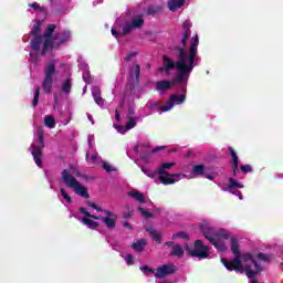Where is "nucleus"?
I'll use <instances>...</instances> for the list:
<instances>
[{"label":"nucleus","mask_w":283,"mask_h":283,"mask_svg":"<svg viewBox=\"0 0 283 283\" xmlns=\"http://www.w3.org/2000/svg\"><path fill=\"white\" fill-rule=\"evenodd\" d=\"M87 207H92V209H95V211L103 212V208L101 206H97L94 201H86Z\"/></svg>","instance_id":"nucleus-46"},{"label":"nucleus","mask_w":283,"mask_h":283,"mask_svg":"<svg viewBox=\"0 0 283 283\" xmlns=\"http://www.w3.org/2000/svg\"><path fill=\"white\" fill-rule=\"evenodd\" d=\"M54 30H56V24H49L44 30L42 35L43 46L41 50V56H45L52 46L54 45Z\"/></svg>","instance_id":"nucleus-8"},{"label":"nucleus","mask_w":283,"mask_h":283,"mask_svg":"<svg viewBox=\"0 0 283 283\" xmlns=\"http://www.w3.org/2000/svg\"><path fill=\"white\" fill-rule=\"evenodd\" d=\"M39 96H41V88L38 86V87H35L32 107H36V105H39Z\"/></svg>","instance_id":"nucleus-39"},{"label":"nucleus","mask_w":283,"mask_h":283,"mask_svg":"<svg viewBox=\"0 0 283 283\" xmlns=\"http://www.w3.org/2000/svg\"><path fill=\"white\" fill-rule=\"evenodd\" d=\"M72 40V31L64 30L59 33L53 34V45L51 46V50H59L61 45H65L66 43H70Z\"/></svg>","instance_id":"nucleus-11"},{"label":"nucleus","mask_w":283,"mask_h":283,"mask_svg":"<svg viewBox=\"0 0 283 283\" xmlns=\"http://www.w3.org/2000/svg\"><path fill=\"white\" fill-rule=\"evenodd\" d=\"M210 243L218 251H227V244L218 239H210Z\"/></svg>","instance_id":"nucleus-26"},{"label":"nucleus","mask_w":283,"mask_h":283,"mask_svg":"<svg viewBox=\"0 0 283 283\" xmlns=\"http://www.w3.org/2000/svg\"><path fill=\"white\" fill-rule=\"evenodd\" d=\"M94 101L97 105H103L105 103V101L103 99V97L101 96V88H98L97 86H95L92 91Z\"/></svg>","instance_id":"nucleus-23"},{"label":"nucleus","mask_w":283,"mask_h":283,"mask_svg":"<svg viewBox=\"0 0 283 283\" xmlns=\"http://www.w3.org/2000/svg\"><path fill=\"white\" fill-rule=\"evenodd\" d=\"M146 233H148L151 240L157 242V244H163V233L156 230L154 226L146 227Z\"/></svg>","instance_id":"nucleus-16"},{"label":"nucleus","mask_w":283,"mask_h":283,"mask_svg":"<svg viewBox=\"0 0 283 283\" xmlns=\"http://www.w3.org/2000/svg\"><path fill=\"white\" fill-rule=\"evenodd\" d=\"M102 222L105 223V226L107 227V229H116V218L114 217H104L101 218Z\"/></svg>","instance_id":"nucleus-25"},{"label":"nucleus","mask_w":283,"mask_h":283,"mask_svg":"<svg viewBox=\"0 0 283 283\" xmlns=\"http://www.w3.org/2000/svg\"><path fill=\"white\" fill-rule=\"evenodd\" d=\"M137 211H139V213H142V216H145L147 219L154 218V213L145 210V208H143V207H138Z\"/></svg>","instance_id":"nucleus-43"},{"label":"nucleus","mask_w":283,"mask_h":283,"mask_svg":"<svg viewBox=\"0 0 283 283\" xmlns=\"http://www.w3.org/2000/svg\"><path fill=\"white\" fill-rule=\"evenodd\" d=\"M43 29H41V22L33 24L31 29V36L33 39L30 42V45L34 52H41V43H43V36L39 35Z\"/></svg>","instance_id":"nucleus-10"},{"label":"nucleus","mask_w":283,"mask_h":283,"mask_svg":"<svg viewBox=\"0 0 283 283\" xmlns=\"http://www.w3.org/2000/svg\"><path fill=\"white\" fill-rule=\"evenodd\" d=\"M198 43L199 38L198 35H195L193 40L190 43L188 55L187 52L185 51L187 46L181 44V46L176 48L178 52L177 57L179 59L177 63H182V65H185L186 69L190 72H193V67H196V56H198Z\"/></svg>","instance_id":"nucleus-3"},{"label":"nucleus","mask_w":283,"mask_h":283,"mask_svg":"<svg viewBox=\"0 0 283 283\" xmlns=\"http://www.w3.org/2000/svg\"><path fill=\"white\" fill-rule=\"evenodd\" d=\"M189 76H191V71H189L182 62H177L176 76L171 81L164 80L156 82V90L157 92H167L171 90V87H176V85H187Z\"/></svg>","instance_id":"nucleus-2"},{"label":"nucleus","mask_w":283,"mask_h":283,"mask_svg":"<svg viewBox=\"0 0 283 283\" xmlns=\"http://www.w3.org/2000/svg\"><path fill=\"white\" fill-rule=\"evenodd\" d=\"M229 153L232 156V165H239L240 158H238V153H235V149H233V147H229Z\"/></svg>","instance_id":"nucleus-37"},{"label":"nucleus","mask_w":283,"mask_h":283,"mask_svg":"<svg viewBox=\"0 0 283 283\" xmlns=\"http://www.w3.org/2000/svg\"><path fill=\"white\" fill-rule=\"evenodd\" d=\"M111 32H112L113 36H115V39H120V36H123V32H118L115 29H112Z\"/></svg>","instance_id":"nucleus-53"},{"label":"nucleus","mask_w":283,"mask_h":283,"mask_svg":"<svg viewBox=\"0 0 283 283\" xmlns=\"http://www.w3.org/2000/svg\"><path fill=\"white\" fill-rule=\"evenodd\" d=\"M230 249L234 258L230 261L227 259H221V264L226 266L228 271H235L237 273H244L249 280H253L258 273H261L262 265L255 260L254 254L251 252L241 253L240 243L238 238L232 237L230 239Z\"/></svg>","instance_id":"nucleus-1"},{"label":"nucleus","mask_w":283,"mask_h":283,"mask_svg":"<svg viewBox=\"0 0 283 283\" xmlns=\"http://www.w3.org/2000/svg\"><path fill=\"white\" fill-rule=\"evenodd\" d=\"M151 107H156L157 109L163 111V107H165V105H160V104H158V102H154V103H151Z\"/></svg>","instance_id":"nucleus-57"},{"label":"nucleus","mask_w":283,"mask_h":283,"mask_svg":"<svg viewBox=\"0 0 283 283\" xmlns=\"http://www.w3.org/2000/svg\"><path fill=\"white\" fill-rule=\"evenodd\" d=\"M142 171L148 176V178H156V174H158V170L157 171H151L149 169H146V168H143L142 167Z\"/></svg>","instance_id":"nucleus-45"},{"label":"nucleus","mask_w":283,"mask_h":283,"mask_svg":"<svg viewBox=\"0 0 283 283\" xmlns=\"http://www.w3.org/2000/svg\"><path fill=\"white\" fill-rule=\"evenodd\" d=\"M138 85H140V64H134L129 70V78L125 90L126 92H134Z\"/></svg>","instance_id":"nucleus-9"},{"label":"nucleus","mask_w":283,"mask_h":283,"mask_svg":"<svg viewBox=\"0 0 283 283\" xmlns=\"http://www.w3.org/2000/svg\"><path fill=\"white\" fill-rule=\"evenodd\" d=\"M214 238H223L224 240H229V238H231V235L229 234V232L227 230H219L216 232Z\"/></svg>","instance_id":"nucleus-38"},{"label":"nucleus","mask_w":283,"mask_h":283,"mask_svg":"<svg viewBox=\"0 0 283 283\" xmlns=\"http://www.w3.org/2000/svg\"><path fill=\"white\" fill-rule=\"evenodd\" d=\"M134 127H136V118L128 117V120L125 126L126 132H128V129H134Z\"/></svg>","instance_id":"nucleus-40"},{"label":"nucleus","mask_w":283,"mask_h":283,"mask_svg":"<svg viewBox=\"0 0 283 283\" xmlns=\"http://www.w3.org/2000/svg\"><path fill=\"white\" fill-rule=\"evenodd\" d=\"M172 238L174 239L180 238L181 240H189V234L187 232L181 231V232L174 233Z\"/></svg>","instance_id":"nucleus-42"},{"label":"nucleus","mask_w":283,"mask_h":283,"mask_svg":"<svg viewBox=\"0 0 283 283\" xmlns=\"http://www.w3.org/2000/svg\"><path fill=\"white\" fill-rule=\"evenodd\" d=\"M132 30H134V27L132 25V22H126L125 25L122 29V35L125 36L127 34H130Z\"/></svg>","instance_id":"nucleus-36"},{"label":"nucleus","mask_w":283,"mask_h":283,"mask_svg":"<svg viewBox=\"0 0 283 283\" xmlns=\"http://www.w3.org/2000/svg\"><path fill=\"white\" fill-rule=\"evenodd\" d=\"M187 101V94H171L165 106H161V112L174 109V105H182Z\"/></svg>","instance_id":"nucleus-12"},{"label":"nucleus","mask_w":283,"mask_h":283,"mask_svg":"<svg viewBox=\"0 0 283 283\" xmlns=\"http://www.w3.org/2000/svg\"><path fill=\"white\" fill-rule=\"evenodd\" d=\"M125 211L123 212L124 220H129L134 216V209H132V206L127 205L124 207Z\"/></svg>","instance_id":"nucleus-33"},{"label":"nucleus","mask_w":283,"mask_h":283,"mask_svg":"<svg viewBox=\"0 0 283 283\" xmlns=\"http://www.w3.org/2000/svg\"><path fill=\"white\" fill-rule=\"evenodd\" d=\"M242 174H252L253 167L251 165H243L240 167Z\"/></svg>","instance_id":"nucleus-44"},{"label":"nucleus","mask_w":283,"mask_h":283,"mask_svg":"<svg viewBox=\"0 0 283 283\" xmlns=\"http://www.w3.org/2000/svg\"><path fill=\"white\" fill-rule=\"evenodd\" d=\"M178 70V62H175L174 60H170L169 56L164 55L163 56V66L158 69V72L163 73L165 70Z\"/></svg>","instance_id":"nucleus-15"},{"label":"nucleus","mask_w":283,"mask_h":283,"mask_svg":"<svg viewBox=\"0 0 283 283\" xmlns=\"http://www.w3.org/2000/svg\"><path fill=\"white\" fill-rule=\"evenodd\" d=\"M130 24L134 30H136L145 25V20L143 19V15H137L132 19Z\"/></svg>","instance_id":"nucleus-24"},{"label":"nucleus","mask_w":283,"mask_h":283,"mask_svg":"<svg viewBox=\"0 0 283 283\" xmlns=\"http://www.w3.org/2000/svg\"><path fill=\"white\" fill-rule=\"evenodd\" d=\"M53 101L55 104H59V95L56 93L53 94Z\"/></svg>","instance_id":"nucleus-63"},{"label":"nucleus","mask_w":283,"mask_h":283,"mask_svg":"<svg viewBox=\"0 0 283 283\" xmlns=\"http://www.w3.org/2000/svg\"><path fill=\"white\" fill-rule=\"evenodd\" d=\"M158 12H163V7L160 6H150L147 8L146 14L148 15H154V14H158Z\"/></svg>","instance_id":"nucleus-32"},{"label":"nucleus","mask_w":283,"mask_h":283,"mask_svg":"<svg viewBox=\"0 0 283 283\" xmlns=\"http://www.w3.org/2000/svg\"><path fill=\"white\" fill-rule=\"evenodd\" d=\"M185 251L187 255H191V258H198L199 260H207V258L210 255L209 245H203L202 240H196L195 248L186 245Z\"/></svg>","instance_id":"nucleus-7"},{"label":"nucleus","mask_w":283,"mask_h":283,"mask_svg":"<svg viewBox=\"0 0 283 283\" xmlns=\"http://www.w3.org/2000/svg\"><path fill=\"white\" fill-rule=\"evenodd\" d=\"M137 55H138L137 52H130V53L127 54V56L124 57V61L126 63H129V61H132V59H134V56H137Z\"/></svg>","instance_id":"nucleus-47"},{"label":"nucleus","mask_w":283,"mask_h":283,"mask_svg":"<svg viewBox=\"0 0 283 283\" xmlns=\"http://www.w3.org/2000/svg\"><path fill=\"white\" fill-rule=\"evenodd\" d=\"M115 120H117V123H120V113L118 112V109L115 111Z\"/></svg>","instance_id":"nucleus-60"},{"label":"nucleus","mask_w":283,"mask_h":283,"mask_svg":"<svg viewBox=\"0 0 283 283\" xmlns=\"http://www.w3.org/2000/svg\"><path fill=\"white\" fill-rule=\"evenodd\" d=\"M238 171H240L239 164H232V176H238Z\"/></svg>","instance_id":"nucleus-49"},{"label":"nucleus","mask_w":283,"mask_h":283,"mask_svg":"<svg viewBox=\"0 0 283 283\" xmlns=\"http://www.w3.org/2000/svg\"><path fill=\"white\" fill-rule=\"evenodd\" d=\"M170 255H175L176 258H182L185 255V250L180 244H175L170 252Z\"/></svg>","instance_id":"nucleus-28"},{"label":"nucleus","mask_w":283,"mask_h":283,"mask_svg":"<svg viewBox=\"0 0 283 283\" xmlns=\"http://www.w3.org/2000/svg\"><path fill=\"white\" fill-rule=\"evenodd\" d=\"M229 189H244V185L233 178H229Z\"/></svg>","instance_id":"nucleus-34"},{"label":"nucleus","mask_w":283,"mask_h":283,"mask_svg":"<svg viewBox=\"0 0 283 283\" xmlns=\"http://www.w3.org/2000/svg\"><path fill=\"white\" fill-rule=\"evenodd\" d=\"M134 114H136V111H134V107L129 106L128 107V118L134 116Z\"/></svg>","instance_id":"nucleus-59"},{"label":"nucleus","mask_w":283,"mask_h":283,"mask_svg":"<svg viewBox=\"0 0 283 283\" xmlns=\"http://www.w3.org/2000/svg\"><path fill=\"white\" fill-rule=\"evenodd\" d=\"M61 178L62 182H64V185H66V187L70 189H73L77 196H81V198H90L87 188L76 180V178H81V171L74 170L72 174L70 169H63L61 172Z\"/></svg>","instance_id":"nucleus-4"},{"label":"nucleus","mask_w":283,"mask_h":283,"mask_svg":"<svg viewBox=\"0 0 283 283\" xmlns=\"http://www.w3.org/2000/svg\"><path fill=\"white\" fill-rule=\"evenodd\" d=\"M175 165V163H164L157 169V174H168L167 170L171 169Z\"/></svg>","instance_id":"nucleus-30"},{"label":"nucleus","mask_w":283,"mask_h":283,"mask_svg":"<svg viewBox=\"0 0 283 283\" xmlns=\"http://www.w3.org/2000/svg\"><path fill=\"white\" fill-rule=\"evenodd\" d=\"M126 263L132 266V264H134V255L132 254H127L126 255Z\"/></svg>","instance_id":"nucleus-52"},{"label":"nucleus","mask_w":283,"mask_h":283,"mask_svg":"<svg viewBox=\"0 0 283 283\" xmlns=\"http://www.w3.org/2000/svg\"><path fill=\"white\" fill-rule=\"evenodd\" d=\"M78 211H80V213L85 216V218H92V220H101V218H104V217H99V216L90 213L84 207H80Z\"/></svg>","instance_id":"nucleus-31"},{"label":"nucleus","mask_w":283,"mask_h":283,"mask_svg":"<svg viewBox=\"0 0 283 283\" xmlns=\"http://www.w3.org/2000/svg\"><path fill=\"white\" fill-rule=\"evenodd\" d=\"M139 156L144 163H149V158H151V154L142 153Z\"/></svg>","instance_id":"nucleus-48"},{"label":"nucleus","mask_w":283,"mask_h":283,"mask_svg":"<svg viewBox=\"0 0 283 283\" xmlns=\"http://www.w3.org/2000/svg\"><path fill=\"white\" fill-rule=\"evenodd\" d=\"M44 125L50 129H54L56 127V119L52 115H48L44 117Z\"/></svg>","instance_id":"nucleus-29"},{"label":"nucleus","mask_w":283,"mask_h":283,"mask_svg":"<svg viewBox=\"0 0 283 283\" xmlns=\"http://www.w3.org/2000/svg\"><path fill=\"white\" fill-rule=\"evenodd\" d=\"M61 92L63 94H70L72 92V78H66L61 86Z\"/></svg>","instance_id":"nucleus-27"},{"label":"nucleus","mask_w":283,"mask_h":283,"mask_svg":"<svg viewBox=\"0 0 283 283\" xmlns=\"http://www.w3.org/2000/svg\"><path fill=\"white\" fill-rule=\"evenodd\" d=\"M185 6V0H169L168 1V8L171 12H176L179 8H182Z\"/></svg>","instance_id":"nucleus-20"},{"label":"nucleus","mask_w":283,"mask_h":283,"mask_svg":"<svg viewBox=\"0 0 283 283\" xmlns=\"http://www.w3.org/2000/svg\"><path fill=\"white\" fill-rule=\"evenodd\" d=\"M158 180L161 182V185H176L177 178H180L181 174H158Z\"/></svg>","instance_id":"nucleus-14"},{"label":"nucleus","mask_w":283,"mask_h":283,"mask_svg":"<svg viewBox=\"0 0 283 283\" xmlns=\"http://www.w3.org/2000/svg\"><path fill=\"white\" fill-rule=\"evenodd\" d=\"M82 222L83 224H85L88 229H92L93 231H96L98 229V222L86 218V217H82Z\"/></svg>","instance_id":"nucleus-22"},{"label":"nucleus","mask_w":283,"mask_h":283,"mask_svg":"<svg viewBox=\"0 0 283 283\" xmlns=\"http://www.w3.org/2000/svg\"><path fill=\"white\" fill-rule=\"evenodd\" d=\"M201 232L205 235L206 240L211 242L216 238V230L213 228H209L207 226L201 227Z\"/></svg>","instance_id":"nucleus-18"},{"label":"nucleus","mask_w":283,"mask_h":283,"mask_svg":"<svg viewBox=\"0 0 283 283\" xmlns=\"http://www.w3.org/2000/svg\"><path fill=\"white\" fill-rule=\"evenodd\" d=\"M182 30H184V34L181 38V45H184V48H187V39H189V34L191 32V24L185 21L182 24Z\"/></svg>","instance_id":"nucleus-17"},{"label":"nucleus","mask_w":283,"mask_h":283,"mask_svg":"<svg viewBox=\"0 0 283 283\" xmlns=\"http://www.w3.org/2000/svg\"><path fill=\"white\" fill-rule=\"evenodd\" d=\"M60 193L64 198V200H66V202H69V205H72V197H70V195H67V191L64 188L60 189Z\"/></svg>","instance_id":"nucleus-41"},{"label":"nucleus","mask_w":283,"mask_h":283,"mask_svg":"<svg viewBox=\"0 0 283 283\" xmlns=\"http://www.w3.org/2000/svg\"><path fill=\"white\" fill-rule=\"evenodd\" d=\"M54 74H56V63L51 61L44 69V78L42 81V90L44 94H52V87L54 85Z\"/></svg>","instance_id":"nucleus-6"},{"label":"nucleus","mask_w":283,"mask_h":283,"mask_svg":"<svg viewBox=\"0 0 283 283\" xmlns=\"http://www.w3.org/2000/svg\"><path fill=\"white\" fill-rule=\"evenodd\" d=\"M256 258H258L259 260H262L263 262H266V254H264V253H258V254H256Z\"/></svg>","instance_id":"nucleus-56"},{"label":"nucleus","mask_w":283,"mask_h":283,"mask_svg":"<svg viewBox=\"0 0 283 283\" xmlns=\"http://www.w3.org/2000/svg\"><path fill=\"white\" fill-rule=\"evenodd\" d=\"M102 167L103 169H105L107 174H111V171H114V168H112V166H109V164L107 163H103Z\"/></svg>","instance_id":"nucleus-51"},{"label":"nucleus","mask_w":283,"mask_h":283,"mask_svg":"<svg viewBox=\"0 0 283 283\" xmlns=\"http://www.w3.org/2000/svg\"><path fill=\"white\" fill-rule=\"evenodd\" d=\"M145 247H147V240L145 239H140L132 244V249H134V251H137L138 253L145 251Z\"/></svg>","instance_id":"nucleus-21"},{"label":"nucleus","mask_w":283,"mask_h":283,"mask_svg":"<svg viewBox=\"0 0 283 283\" xmlns=\"http://www.w3.org/2000/svg\"><path fill=\"white\" fill-rule=\"evenodd\" d=\"M104 213L106 216V218H116V214H114L112 211L109 210H104Z\"/></svg>","instance_id":"nucleus-55"},{"label":"nucleus","mask_w":283,"mask_h":283,"mask_svg":"<svg viewBox=\"0 0 283 283\" xmlns=\"http://www.w3.org/2000/svg\"><path fill=\"white\" fill-rule=\"evenodd\" d=\"M30 8H33L34 10H40L41 4H39L38 2H33V3L30 4Z\"/></svg>","instance_id":"nucleus-58"},{"label":"nucleus","mask_w":283,"mask_h":283,"mask_svg":"<svg viewBox=\"0 0 283 283\" xmlns=\"http://www.w3.org/2000/svg\"><path fill=\"white\" fill-rule=\"evenodd\" d=\"M38 143L39 145L31 144L30 149L33 156L35 165L43 168V149H45V132L43 128L38 129Z\"/></svg>","instance_id":"nucleus-5"},{"label":"nucleus","mask_w":283,"mask_h":283,"mask_svg":"<svg viewBox=\"0 0 283 283\" xmlns=\"http://www.w3.org/2000/svg\"><path fill=\"white\" fill-rule=\"evenodd\" d=\"M176 273V265L174 264H164L157 269L155 277L159 280L163 277H167V275H174Z\"/></svg>","instance_id":"nucleus-13"},{"label":"nucleus","mask_w":283,"mask_h":283,"mask_svg":"<svg viewBox=\"0 0 283 283\" xmlns=\"http://www.w3.org/2000/svg\"><path fill=\"white\" fill-rule=\"evenodd\" d=\"M140 271H143V273H154V269L149 268V265L140 266Z\"/></svg>","instance_id":"nucleus-50"},{"label":"nucleus","mask_w":283,"mask_h":283,"mask_svg":"<svg viewBox=\"0 0 283 283\" xmlns=\"http://www.w3.org/2000/svg\"><path fill=\"white\" fill-rule=\"evenodd\" d=\"M192 174L196 176H205V165H195L192 167Z\"/></svg>","instance_id":"nucleus-35"},{"label":"nucleus","mask_w":283,"mask_h":283,"mask_svg":"<svg viewBox=\"0 0 283 283\" xmlns=\"http://www.w3.org/2000/svg\"><path fill=\"white\" fill-rule=\"evenodd\" d=\"M123 227H124V229H129V230H132V223H129V222H124V223H123Z\"/></svg>","instance_id":"nucleus-61"},{"label":"nucleus","mask_w":283,"mask_h":283,"mask_svg":"<svg viewBox=\"0 0 283 283\" xmlns=\"http://www.w3.org/2000/svg\"><path fill=\"white\" fill-rule=\"evenodd\" d=\"M163 149H167V146H158L151 150V154H158V151H163Z\"/></svg>","instance_id":"nucleus-54"},{"label":"nucleus","mask_w":283,"mask_h":283,"mask_svg":"<svg viewBox=\"0 0 283 283\" xmlns=\"http://www.w3.org/2000/svg\"><path fill=\"white\" fill-rule=\"evenodd\" d=\"M128 196H130V198H134L137 202H140V205H145V202H147V200H145V195H143V192L138 190L129 191Z\"/></svg>","instance_id":"nucleus-19"},{"label":"nucleus","mask_w":283,"mask_h":283,"mask_svg":"<svg viewBox=\"0 0 283 283\" xmlns=\"http://www.w3.org/2000/svg\"><path fill=\"white\" fill-rule=\"evenodd\" d=\"M165 247H174V242L172 241H168L165 243Z\"/></svg>","instance_id":"nucleus-64"},{"label":"nucleus","mask_w":283,"mask_h":283,"mask_svg":"<svg viewBox=\"0 0 283 283\" xmlns=\"http://www.w3.org/2000/svg\"><path fill=\"white\" fill-rule=\"evenodd\" d=\"M97 158H98V155H96V154L92 155L91 156L92 163H96Z\"/></svg>","instance_id":"nucleus-62"}]
</instances>
